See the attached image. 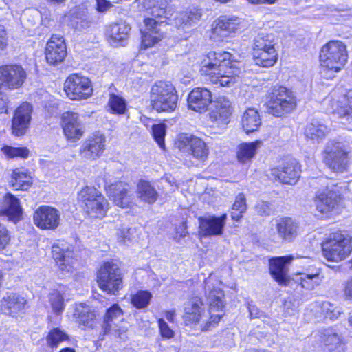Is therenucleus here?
Wrapping results in <instances>:
<instances>
[{
  "instance_id": "f257e3e1",
  "label": "nucleus",
  "mask_w": 352,
  "mask_h": 352,
  "mask_svg": "<svg viewBox=\"0 0 352 352\" xmlns=\"http://www.w3.org/2000/svg\"><path fill=\"white\" fill-rule=\"evenodd\" d=\"M231 58V54L228 52H210L203 60L201 72L208 76L212 83L230 86L234 83L236 76L240 74L238 63Z\"/></svg>"
},
{
  "instance_id": "f03ea898",
  "label": "nucleus",
  "mask_w": 352,
  "mask_h": 352,
  "mask_svg": "<svg viewBox=\"0 0 352 352\" xmlns=\"http://www.w3.org/2000/svg\"><path fill=\"white\" fill-rule=\"evenodd\" d=\"M173 0H144V3L150 10L152 17L145 19L146 28L142 32V45L148 48L162 39L160 33V24L169 19L173 12L170 3Z\"/></svg>"
},
{
  "instance_id": "7ed1b4c3",
  "label": "nucleus",
  "mask_w": 352,
  "mask_h": 352,
  "mask_svg": "<svg viewBox=\"0 0 352 352\" xmlns=\"http://www.w3.org/2000/svg\"><path fill=\"white\" fill-rule=\"evenodd\" d=\"M151 103L157 112L174 111L177 105V91L169 81L157 80L151 89Z\"/></svg>"
},
{
  "instance_id": "20e7f679",
  "label": "nucleus",
  "mask_w": 352,
  "mask_h": 352,
  "mask_svg": "<svg viewBox=\"0 0 352 352\" xmlns=\"http://www.w3.org/2000/svg\"><path fill=\"white\" fill-rule=\"evenodd\" d=\"M296 105V98L294 92L282 86L273 88L266 102L268 113L276 117H282L291 113Z\"/></svg>"
},
{
  "instance_id": "39448f33",
  "label": "nucleus",
  "mask_w": 352,
  "mask_h": 352,
  "mask_svg": "<svg viewBox=\"0 0 352 352\" xmlns=\"http://www.w3.org/2000/svg\"><path fill=\"white\" fill-rule=\"evenodd\" d=\"M348 59L346 45L340 41H330L321 49L320 60L321 65L335 72H340Z\"/></svg>"
},
{
  "instance_id": "423d86ee",
  "label": "nucleus",
  "mask_w": 352,
  "mask_h": 352,
  "mask_svg": "<svg viewBox=\"0 0 352 352\" xmlns=\"http://www.w3.org/2000/svg\"><path fill=\"white\" fill-rule=\"evenodd\" d=\"M352 251V237L346 232H338L330 235L322 244L324 257L331 261H340Z\"/></svg>"
},
{
  "instance_id": "0eeeda50",
  "label": "nucleus",
  "mask_w": 352,
  "mask_h": 352,
  "mask_svg": "<svg viewBox=\"0 0 352 352\" xmlns=\"http://www.w3.org/2000/svg\"><path fill=\"white\" fill-rule=\"evenodd\" d=\"M99 287L108 294L116 295L123 287V274L118 264L104 263L97 274Z\"/></svg>"
},
{
  "instance_id": "6e6552de",
  "label": "nucleus",
  "mask_w": 352,
  "mask_h": 352,
  "mask_svg": "<svg viewBox=\"0 0 352 352\" xmlns=\"http://www.w3.org/2000/svg\"><path fill=\"white\" fill-rule=\"evenodd\" d=\"M321 188L316 194L317 210L323 214L332 211L341 199L342 186L327 178L320 179Z\"/></svg>"
},
{
  "instance_id": "1a4fd4ad",
  "label": "nucleus",
  "mask_w": 352,
  "mask_h": 352,
  "mask_svg": "<svg viewBox=\"0 0 352 352\" xmlns=\"http://www.w3.org/2000/svg\"><path fill=\"white\" fill-rule=\"evenodd\" d=\"M179 142L180 149H186L189 153L190 161H186L188 166H198L203 164L207 160L209 148L206 144L199 138L194 135H184L181 136Z\"/></svg>"
},
{
  "instance_id": "9d476101",
  "label": "nucleus",
  "mask_w": 352,
  "mask_h": 352,
  "mask_svg": "<svg viewBox=\"0 0 352 352\" xmlns=\"http://www.w3.org/2000/svg\"><path fill=\"white\" fill-rule=\"evenodd\" d=\"M129 326V323L124 319L123 311L118 304H114L107 309L102 324L104 334L111 333L124 340Z\"/></svg>"
},
{
  "instance_id": "9b49d317",
  "label": "nucleus",
  "mask_w": 352,
  "mask_h": 352,
  "mask_svg": "<svg viewBox=\"0 0 352 352\" xmlns=\"http://www.w3.org/2000/svg\"><path fill=\"white\" fill-rule=\"evenodd\" d=\"M64 91L71 100H80L90 97L93 88L91 80L87 77L73 74L66 79Z\"/></svg>"
},
{
  "instance_id": "f8f14e48",
  "label": "nucleus",
  "mask_w": 352,
  "mask_h": 352,
  "mask_svg": "<svg viewBox=\"0 0 352 352\" xmlns=\"http://www.w3.org/2000/svg\"><path fill=\"white\" fill-rule=\"evenodd\" d=\"M324 161L335 172H343L347 165V152L341 142H329L324 150Z\"/></svg>"
},
{
  "instance_id": "ddd939ff",
  "label": "nucleus",
  "mask_w": 352,
  "mask_h": 352,
  "mask_svg": "<svg viewBox=\"0 0 352 352\" xmlns=\"http://www.w3.org/2000/svg\"><path fill=\"white\" fill-rule=\"evenodd\" d=\"M300 165L296 160L283 162L277 167L270 170V175L285 184H295L300 177Z\"/></svg>"
},
{
  "instance_id": "4468645a",
  "label": "nucleus",
  "mask_w": 352,
  "mask_h": 352,
  "mask_svg": "<svg viewBox=\"0 0 352 352\" xmlns=\"http://www.w3.org/2000/svg\"><path fill=\"white\" fill-rule=\"evenodd\" d=\"M105 189L114 204L122 208L128 207L132 201V195L128 184L121 182H112L109 177L104 178Z\"/></svg>"
},
{
  "instance_id": "2eb2a0df",
  "label": "nucleus",
  "mask_w": 352,
  "mask_h": 352,
  "mask_svg": "<svg viewBox=\"0 0 352 352\" xmlns=\"http://www.w3.org/2000/svg\"><path fill=\"white\" fill-rule=\"evenodd\" d=\"M52 254L58 269L63 272H72L76 258L72 245L63 243L54 244L52 247Z\"/></svg>"
},
{
  "instance_id": "dca6fc26",
  "label": "nucleus",
  "mask_w": 352,
  "mask_h": 352,
  "mask_svg": "<svg viewBox=\"0 0 352 352\" xmlns=\"http://www.w3.org/2000/svg\"><path fill=\"white\" fill-rule=\"evenodd\" d=\"M184 322L186 326L201 324L204 318H207L202 300L195 296L184 303Z\"/></svg>"
},
{
  "instance_id": "f3484780",
  "label": "nucleus",
  "mask_w": 352,
  "mask_h": 352,
  "mask_svg": "<svg viewBox=\"0 0 352 352\" xmlns=\"http://www.w3.org/2000/svg\"><path fill=\"white\" fill-rule=\"evenodd\" d=\"M26 72L19 65H4L0 67V86L4 85L10 89L20 87L26 79Z\"/></svg>"
},
{
  "instance_id": "a211bd4d",
  "label": "nucleus",
  "mask_w": 352,
  "mask_h": 352,
  "mask_svg": "<svg viewBox=\"0 0 352 352\" xmlns=\"http://www.w3.org/2000/svg\"><path fill=\"white\" fill-rule=\"evenodd\" d=\"M33 220L34 224L39 228L55 229L60 222V213L54 208L42 206L34 212Z\"/></svg>"
},
{
  "instance_id": "6ab92c4d",
  "label": "nucleus",
  "mask_w": 352,
  "mask_h": 352,
  "mask_svg": "<svg viewBox=\"0 0 352 352\" xmlns=\"http://www.w3.org/2000/svg\"><path fill=\"white\" fill-rule=\"evenodd\" d=\"M28 308L26 298L17 293L8 292L1 300V310L8 316H16L25 313Z\"/></svg>"
},
{
  "instance_id": "aec40b11",
  "label": "nucleus",
  "mask_w": 352,
  "mask_h": 352,
  "mask_svg": "<svg viewBox=\"0 0 352 352\" xmlns=\"http://www.w3.org/2000/svg\"><path fill=\"white\" fill-rule=\"evenodd\" d=\"M32 107L28 102L22 103L14 111L12 120V134L15 136L23 135L30 125Z\"/></svg>"
},
{
  "instance_id": "412c9836",
  "label": "nucleus",
  "mask_w": 352,
  "mask_h": 352,
  "mask_svg": "<svg viewBox=\"0 0 352 352\" xmlns=\"http://www.w3.org/2000/svg\"><path fill=\"white\" fill-rule=\"evenodd\" d=\"M67 55V47L64 38L60 35L54 34L47 43L45 58L50 65L61 63Z\"/></svg>"
},
{
  "instance_id": "4be33fe9",
  "label": "nucleus",
  "mask_w": 352,
  "mask_h": 352,
  "mask_svg": "<svg viewBox=\"0 0 352 352\" xmlns=\"http://www.w3.org/2000/svg\"><path fill=\"white\" fill-rule=\"evenodd\" d=\"M227 215L209 216L199 218V234L203 237L216 236L223 234Z\"/></svg>"
},
{
  "instance_id": "5701e85b",
  "label": "nucleus",
  "mask_w": 352,
  "mask_h": 352,
  "mask_svg": "<svg viewBox=\"0 0 352 352\" xmlns=\"http://www.w3.org/2000/svg\"><path fill=\"white\" fill-rule=\"evenodd\" d=\"M294 256L275 257L270 261V270L274 279L279 284L287 285L289 281L287 264L291 263Z\"/></svg>"
},
{
  "instance_id": "b1692460",
  "label": "nucleus",
  "mask_w": 352,
  "mask_h": 352,
  "mask_svg": "<svg viewBox=\"0 0 352 352\" xmlns=\"http://www.w3.org/2000/svg\"><path fill=\"white\" fill-rule=\"evenodd\" d=\"M62 120L63 131L67 139L76 142L82 136L83 126L77 113L65 112L63 114Z\"/></svg>"
},
{
  "instance_id": "393cba45",
  "label": "nucleus",
  "mask_w": 352,
  "mask_h": 352,
  "mask_svg": "<svg viewBox=\"0 0 352 352\" xmlns=\"http://www.w3.org/2000/svg\"><path fill=\"white\" fill-rule=\"evenodd\" d=\"M105 138L102 135H94L84 142L80 149L82 158L96 160L104 150Z\"/></svg>"
},
{
  "instance_id": "a878e982",
  "label": "nucleus",
  "mask_w": 352,
  "mask_h": 352,
  "mask_svg": "<svg viewBox=\"0 0 352 352\" xmlns=\"http://www.w3.org/2000/svg\"><path fill=\"white\" fill-rule=\"evenodd\" d=\"M211 102V93L205 88L197 87L194 89L190 92L188 98V107L199 113L206 111Z\"/></svg>"
},
{
  "instance_id": "bb28decb",
  "label": "nucleus",
  "mask_w": 352,
  "mask_h": 352,
  "mask_svg": "<svg viewBox=\"0 0 352 352\" xmlns=\"http://www.w3.org/2000/svg\"><path fill=\"white\" fill-rule=\"evenodd\" d=\"M298 223L290 217L276 220V230L279 237L284 241L292 242L298 233Z\"/></svg>"
},
{
  "instance_id": "cd10ccee",
  "label": "nucleus",
  "mask_w": 352,
  "mask_h": 352,
  "mask_svg": "<svg viewBox=\"0 0 352 352\" xmlns=\"http://www.w3.org/2000/svg\"><path fill=\"white\" fill-rule=\"evenodd\" d=\"M241 21L237 17L221 16L214 21L212 27V34L221 38L228 36L235 32L240 26Z\"/></svg>"
},
{
  "instance_id": "c85d7f7f",
  "label": "nucleus",
  "mask_w": 352,
  "mask_h": 352,
  "mask_svg": "<svg viewBox=\"0 0 352 352\" xmlns=\"http://www.w3.org/2000/svg\"><path fill=\"white\" fill-rule=\"evenodd\" d=\"M232 112L230 101L224 97H219L216 102L214 109L210 113V118L217 124L225 125L229 122Z\"/></svg>"
},
{
  "instance_id": "c756f323",
  "label": "nucleus",
  "mask_w": 352,
  "mask_h": 352,
  "mask_svg": "<svg viewBox=\"0 0 352 352\" xmlns=\"http://www.w3.org/2000/svg\"><path fill=\"white\" fill-rule=\"evenodd\" d=\"M327 100L331 102V110L333 113L352 122V90L347 91L343 96L342 100L334 101L328 98Z\"/></svg>"
},
{
  "instance_id": "7c9ffc66",
  "label": "nucleus",
  "mask_w": 352,
  "mask_h": 352,
  "mask_svg": "<svg viewBox=\"0 0 352 352\" xmlns=\"http://www.w3.org/2000/svg\"><path fill=\"white\" fill-rule=\"evenodd\" d=\"M76 322L85 327H93L96 322V314L85 304L77 305L73 314Z\"/></svg>"
},
{
  "instance_id": "2f4dec72",
  "label": "nucleus",
  "mask_w": 352,
  "mask_h": 352,
  "mask_svg": "<svg viewBox=\"0 0 352 352\" xmlns=\"http://www.w3.org/2000/svg\"><path fill=\"white\" fill-rule=\"evenodd\" d=\"M206 293L210 311H222L225 307L223 292L219 288H212L209 282L206 281Z\"/></svg>"
},
{
  "instance_id": "473e14b6",
  "label": "nucleus",
  "mask_w": 352,
  "mask_h": 352,
  "mask_svg": "<svg viewBox=\"0 0 352 352\" xmlns=\"http://www.w3.org/2000/svg\"><path fill=\"white\" fill-rule=\"evenodd\" d=\"M261 123V118L256 109L248 108L243 113L241 125L246 133L248 134L257 131Z\"/></svg>"
},
{
  "instance_id": "72a5a7b5",
  "label": "nucleus",
  "mask_w": 352,
  "mask_h": 352,
  "mask_svg": "<svg viewBox=\"0 0 352 352\" xmlns=\"http://www.w3.org/2000/svg\"><path fill=\"white\" fill-rule=\"evenodd\" d=\"M328 133L327 127L317 120H313L308 123L305 130V135L312 143H319Z\"/></svg>"
},
{
  "instance_id": "f704fd0d",
  "label": "nucleus",
  "mask_w": 352,
  "mask_h": 352,
  "mask_svg": "<svg viewBox=\"0 0 352 352\" xmlns=\"http://www.w3.org/2000/svg\"><path fill=\"white\" fill-rule=\"evenodd\" d=\"M202 15L201 9L197 8H190L178 14L175 17V23L179 27L192 26L200 21Z\"/></svg>"
},
{
  "instance_id": "c9c22d12",
  "label": "nucleus",
  "mask_w": 352,
  "mask_h": 352,
  "mask_svg": "<svg viewBox=\"0 0 352 352\" xmlns=\"http://www.w3.org/2000/svg\"><path fill=\"white\" fill-rule=\"evenodd\" d=\"M136 193L141 201L148 204H154L159 195L155 188L149 182L142 179L137 185Z\"/></svg>"
},
{
  "instance_id": "e433bc0d",
  "label": "nucleus",
  "mask_w": 352,
  "mask_h": 352,
  "mask_svg": "<svg viewBox=\"0 0 352 352\" xmlns=\"http://www.w3.org/2000/svg\"><path fill=\"white\" fill-rule=\"evenodd\" d=\"M318 339L324 346L329 347V350L336 349L342 341V336L333 328L324 329L319 331Z\"/></svg>"
},
{
  "instance_id": "4c0bfd02",
  "label": "nucleus",
  "mask_w": 352,
  "mask_h": 352,
  "mask_svg": "<svg viewBox=\"0 0 352 352\" xmlns=\"http://www.w3.org/2000/svg\"><path fill=\"white\" fill-rule=\"evenodd\" d=\"M3 212L10 221L14 222L19 221L22 214L19 200L12 195L6 196Z\"/></svg>"
},
{
  "instance_id": "58836bf2",
  "label": "nucleus",
  "mask_w": 352,
  "mask_h": 352,
  "mask_svg": "<svg viewBox=\"0 0 352 352\" xmlns=\"http://www.w3.org/2000/svg\"><path fill=\"white\" fill-rule=\"evenodd\" d=\"M108 202L104 197L100 193L97 199L88 204L84 210L91 217L100 218L105 215L108 209Z\"/></svg>"
},
{
  "instance_id": "ea45409f",
  "label": "nucleus",
  "mask_w": 352,
  "mask_h": 352,
  "mask_svg": "<svg viewBox=\"0 0 352 352\" xmlns=\"http://www.w3.org/2000/svg\"><path fill=\"white\" fill-rule=\"evenodd\" d=\"M130 30L129 25L121 21L109 25L107 34L113 41L122 42L128 38Z\"/></svg>"
},
{
  "instance_id": "a19ab883",
  "label": "nucleus",
  "mask_w": 352,
  "mask_h": 352,
  "mask_svg": "<svg viewBox=\"0 0 352 352\" xmlns=\"http://www.w3.org/2000/svg\"><path fill=\"white\" fill-rule=\"evenodd\" d=\"M275 37L272 34L259 33L254 40L253 52H266L275 49Z\"/></svg>"
},
{
  "instance_id": "79ce46f5",
  "label": "nucleus",
  "mask_w": 352,
  "mask_h": 352,
  "mask_svg": "<svg viewBox=\"0 0 352 352\" xmlns=\"http://www.w3.org/2000/svg\"><path fill=\"white\" fill-rule=\"evenodd\" d=\"M261 141L242 143L239 145L237 151V159L241 163H246L254 156L256 151L260 147Z\"/></svg>"
},
{
  "instance_id": "37998d69",
  "label": "nucleus",
  "mask_w": 352,
  "mask_h": 352,
  "mask_svg": "<svg viewBox=\"0 0 352 352\" xmlns=\"http://www.w3.org/2000/svg\"><path fill=\"white\" fill-rule=\"evenodd\" d=\"M10 183L16 190H28L32 184L30 176L23 169L14 170Z\"/></svg>"
},
{
  "instance_id": "c03bdc74",
  "label": "nucleus",
  "mask_w": 352,
  "mask_h": 352,
  "mask_svg": "<svg viewBox=\"0 0 352 352\" xmlns=\"http://www.w3.org/2000/svg\"><path fill=\"white\" fill-rule=\"evenodd\" d=\"M253 57L257 65L269 67L277 61L278 54L276 50H269L266 52H253Z\"/></svg>"
},
{
  "instance_id": "a18cd8bd",
  "label": "nucleus",
  "mask_w": 352,
  "mask_h": 352,
  "mask_svg": "<svg viewBox=\"0 0 352 352\" xmlns=\"http://www.w3.org/2000/svg\"><path fill=\"white\" fill-rule=\"evenodd\" d=\"M322 281L319 272L313 274L301 273L296 276V282L302 288L311 290L319 285Z\"/></svg>"
},
{
  "instance_id": "49530a36",
  "label": "nucleus",
  "mask_w": 352,
  "mask_h": 352,
  "mask_svg": "<svg viewBox=\"0 0 352 352\" xmlns=\"http://www.w3.org/2000/svg\"><path fill=\"white\" fill-rule=\"evenodd\" d=\"M109 111L116 115L125 114L126 108V100L118 95L111 94L108 100Z\"/></svg>"
},
{
  "instance_id": "de8ad7c7",
  "label": "nucleus",
  "mask_w": 352,
  "mask_h": 352,
  "mask_svg": "<svg viewBox=\"0 0 352 352\" xmlns=\"http://www.w3.org/2000/svg\"><path fill=\"white\" fill-rule=\"evenodd\" d=\"M247 210V204L245 197L243 193H239L235 199L234 203L232 205L231 217L234 221H239L243 214Z\"/></svg>"
},
{
  "instance_id": "09e8293b",
  "label": "nucleus",
  "mask_w": 352,
  "mask_h": 352,
  "mask_svg": "<svg viewBox=\"0 0 352 352\" xmlns=\"http://www.w3.org/2000/svg\"><path fill=\"white\" fill-rule=\"evenodd\" d=\"M68 339V336L59 328L51 329L46 337L47 344L52 349L56 348L60 342Z\"/></svg>"
},
{
  "instance_id": "8fccbe9b",
  "label": "nucleus",
  "mask_w": 352,
  "mask_h": 352,
  "mask_svg": "<svg viewBox=\"0 0 352 352\" xmlns=\"http://www.w3.org/2000/svg\"><path fill=\"white\" fill-rule=\"evenodd\" d=\"M100 194V192L94 187L86 186L82 188L78 193V198L79 201L82 204L83 210L85 207L88 206V204L97 199Z\"/></svg>"
},
{
  "instance_id": "3c124183",
  "label": "nucleus",
  "mask_w": 352,
  "mask_h": 352,
  "mask_svg": "<svg viewBox=\"0 0 352 352\" xmlns=\"http://www.w3.org/2000/svg\"><path fill=\"white\" fill-rule=\"evenodd\" d=\"M152 294L148 291H139L131 297V303L137 309L146 307L151 299Z\"/></svg>"
},
{
  "instance_id": "603ef678",
  "label": "nucleus",
  "mask_w": 352,
  "mask_h": 352,
  "mask_svg": "<svg viewBox=\"0 0 352 352\" xmlns=\"http://www.w3.org/2000/svg\"><path fill=\"white\" fill-rule=\"evenodd\" d=\"M320 307L325 317L332 320L338 319L342 313V309L340 307L336 306L329 301L322 302Z\"/></svg>"
},
{
  "instance_id": "864d4df0",
  "label": "nucleus",
  "mask_w": 352,
  "mask_h": 352,
  "mask_svg": "<svg viewBox=\"0 0 352 352\" xmlns=\"http://www.w3.org/2000/svg\"><path fill=\"white\" fill-rule=\"evenodd\" d=\"M49 299L52 309L55 313L60 314L63 311L65 307L64 299L60 292L54 290L50 294Z\"/></svg>"
},
{
  "instance_id": "5fc2aeb1",
  "label": "nucleus",
  "mask_w": 352,
  "mask_h": 352,
  "mask_svg": "<svg viewBox=\"0 0 352 352\" xmlns=\"http://www.w3.org/2000/svg\"><path fill=\"white\" fill-rule=\"evenodd\" d=\"M2 151L6 155L10 158H27L29 155L28 149L25 147L5 146L3 147Z\"/></svg>"
},
{
  "instance_id": "6e6d98bb",
  "label": "nucleus",
  "mask_w": 352,
  "mask_h": 352,
  "mask_svg": "<svg viewBox=\"0 0 352 352\" xmlns=\"http://www.w3.org/2000/svg\"><path fill=\"white\" fill-rule=\"evenodd\" d=\"M153 136L157 143V144L162 148H164V137L166 135V126L164 124H155L152 127Z\"/></svg>"
},
{
  "instance_id": "4d7b16f0",
  "label": "nucleus",
  "mask_w": 352,
  "mask_h": 352,
  "mask_svg": "<svg viewBox=\"0 0 352 352\" xmlns=\"http://www.w3.org/2000/svg\"><path fill=\"white\" fill-rule=\"evenodd\" d=\"M210 314H211L210 319L208 320L207 318H204V321L201 322L199 327L201 331H208L211 327H215V325L219 322L221 318L222 317V314H214L213 311H210Z\"/></svg>"
},
{
  "instance_id": "13d9d810",
  "label": "nucleus",
  "mask_w": 352,
  "mask_h": 352,
  "mask_svg": "<svg viewBox=\"0 0 352 352\" xmlns=\"http://www.w3.org/2000/svg\"><path fill=\"white\" fill-rule=\"evenodd\" d=\"M256 212L261 216L266 217L270 215L272 209L270 204L267 201H259L255 206Z\"/></svg>"
},
{
  "instance_id": "bf43d9fd",
  "label": "nucleus",
  "mask_w": 352,
  "mask_h": 352,
  "mask_svg": "<svg viewBox=\"0 0 352 352\" xmlns=\"http://www.w3.org/2000/svg\"><path fill=\"white\" fill-rule=\"evenodd\" d=\"M10 236L6 226L0 223V250H3L8 244Z\"/></svg>"
},
{
  "instance_id": "052dcab7",
  "label": "nucleus",
  "mask_w": 352,
  "mask_h": 352,
  "mask_svg": "<svg viewBox=\"0 0 352 352\" xmlns=\"http://www.w3.org/2000/svg\"><path fill=\"white\" fill-rule=\"evenodd\" d=\"M158 324L160 333L162 337L166 338H170L173 337V331L169 327L168 324L163 319H159Z\"/></svg>"
},
{
  "instance_id": "680f3d73",
  "label": "nucleus",
  "mask_w": 352,
  "mask_h": 352,
  "mask_svg": "<svg viewBox=\"0 0 352 352\" xmlns=\"http://www.w3.org/2000/svg\"><path fill=\"white\" fill-rule=\"evenodd\" d=\"M131 229L126 226H122L118 229V236L120 242L126 243V241L131 240Z\"/></svg>"
},
{
  "instance_id": "e2e57ef3",
  "label": "nucleus",
  "mask_w": 352,
  "mask_h": 352,
  "mask_svg": "<svg viewBox=\"0 0 352 352\" xmlns=\"http://www.w3.org/2000/svg\"><path fill=\"white\" fill-rule=\"evenodd\" d=\"M8 45V38L6 30L3 26H0V54L6 48Z\"/></svg>"
},
{
  "instance_id": "0e129e2a",
  "label": "nucleus",
  "mask_w": 352,
  "mask_h": 352,
  "mask_svg": "<svg viewBox=\"0 0 352 352\" xmlns=\"http://www.w3.org/2000/svg\"><path fill=\"white\" fill-rule=\"evenodd\" d=\"M97 1V10L99 12H106L108 9H109L112 5L110 2L106 0H96Z\"/></svg>"
},
{
  "instance_id": "69168bd1",
  "label": "nucleus",
  "mask_w": 352,
  "mask_h": 352,
  "mask_svg": "<svg viewBox=\"0 0 352 352\" xmlns=\"http://www.w3.org/2000/svg\"><path fill=\"white\" fill-rule=\"evenodd\" d=\"M91 23V21L86 16L85 18L82 19L80 21L76 22V28L78 30L86 29L90 26Z\"/></svg>"
},
{
  "instance_id": "338daca9",
  "label": "nucleus",
  "mask_w": 352,
  "mask_h": 352,
  "mask_svg": "<svg viewBox=\"0 0 352 352\" xmlns=\"http://www.w3.org/2000/svg\"><path fill=\"white\" fill-rule=\"evenodd\" d=\"M8 97L6 94L0 92V113H7Z\"/></svg>"
},
{
  "instance_id": "774afa93",
  "label": "nucleus",
  "mask_w": 352,
  "mask_h": 352,
  "mask_svg": "<svg viewBox=\"0 0 352 352\" xmlns=\"http://www.w3.org/2000/svg\"><path fill=\"white\" fill-rule=\"evenodd\" d=\"M344 294L349 299H352V278L346 284Z\"/></svg>"
}]
</instances>
